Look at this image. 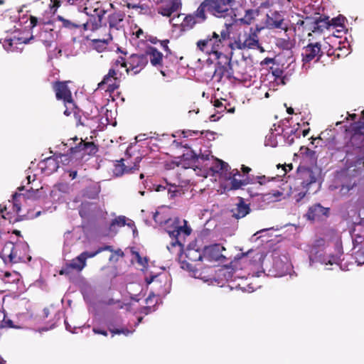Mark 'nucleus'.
<instances>
[{"mask_svg": "<svg viewBox=\"0 0 364 364\" xmlns=\"http://www.w3.org/2000/svg\"><path fill=\"white\" fill-rule=\"evenodd\" d=\"M241 174L240 173V171H238V169L237 168H235V169H232L231 171H230L229 173V176H228V178H237V176H240Z\"/></svg>", "mask_w": 364, "mask_h": 364, "instance_id": "nucleus-53", "label": "nucleus"}, {"mask_svg": "<svg viewBox=\"0 0 364 364\" xmlns=\"http://www.w3.org/2000/svg\"><path fill=\"white\" fill-rule=\"evenodd\" d=\"M208 11V5L206 0L203 1L197 10L193 14L200 23L205 21L207 18L205 11Z\"/></svg>", "mask_w": 364, "mask_h": 364, "instance_id": "nucleus-27", "label": "nucleus"}, {"mask_svg": "<svg viewBox=\"0 0 364 364\" xmlns=\"http://www.w3.org/2000/svg\"><path fill=\"white\" fill-rule=\"evenodd\" d=\"M128 219L124 215H119L112 220L109 226V230L111 232L117 233L118 232L119 228H122L125 226L126 225L130 226V223H127V221Z\"/></svg>", "mask_w": 364, "mask_h": 364, "instance_id": "nucleus-26", "label": "nucleus"}, {"mask_svg": "<svg viewBox=\"0 0 364 364\" xmlns=\"http://www.w3.org/2000/svg\"><path fill=\"white\" fill-rule=\"evenodd\" d=\"M94 13L95 14L91 15L85 23H82L84 30L94 31L100 28L103 25L106 26L105 23H102V19L107 12L103 9H95Z\"/></svg>", "mask_w": 364, "mask_h": 364, "instance_id": "nucleus-14", "label": "nucleus"}, {"mask_svg": "<svg viewBox=\"0 0 364 364\" xmlns=\"http://www.w3.org/2000/svg\"><path fill=\"white\" fill-rule=\"evenodd\" d=\"M186 257L188 261L196 262L203 259V254L194 249H189L186 253Z\"/></svg>", "mask_w": 364, "mask_h": 364, "instance_id": "nucleus-33", "label": "nucleus"}, {"mask_svg": "<svg viewBox=\"0 0 364 364\" xmlns=\"http://www.w3.org/2000/svg\"><path fill=\"white\" fill-rule=\"evenodd\" d=\"M314 27H313V33H322L326 29L330 28L329 17L320 13H316V19Z\"/></svg>", "mask_w": 364, "mask_h": 364, "instance_id": "nucleus-21", "label": "nucleus"}, {"mask_svg": "<svg viewBox=\"0 0 364 364\" xmlns=\"http://www.w3.org/2000/svg\"><path fill=\"white\" fill-rule=\"evenodd\" d=\"M309 188H302L300 191H298L296 188L291 192L292 198L296 203L300 202L306 195Z\"/></svg>", "mask_w": 364, "mask_h": 364, "instance_id": "nucleus-36", "label": "nucleus"}, {"mask_svg": "<svg viewBox=\"0 0 364 364\" xmlns=\"http://www.w3.org/2000/svg\"><path fill=\"white\" fill-rule=\"evenodd\" d=\"M296 25L299 26H302L304 28L306 29V25L305 24V19H299L296 22Z\"/></svg>", "mask_w": 364, "mask_h": 364, "instance_id": "nucleus-60", "label": "nucleus"}, {"mask_svg": "<svg viewBox=\"0 0 364 364\" xmlns=\"http://www.w3.org/2000/svg\"><path fill=\"white\" fill-rule=\"evenodd\" d=\"M73 270L74 269L70 267L69 262H67L60 270L59 274L60 275H70Z\"/></svg>", "mask_w": 364, "mask_h": 364, "instance_id": "nucleus-45", "label": "nucleus"}, {"mask_svg": "<svg viewBox=\"0 0 364 364\" xmlns=\"http://www.w3.org/2000/svg\"><path fill=\"white\" fill-rule=\"evenodd\" d=\"M241 169L244 173H249L251 171V168L245 165H242Z\"/></svg>", "mask_w": 364, "mask_h": 364, "instance_id": "nucleus-62", "label": "nucleus"}, {"mask_svg": "<svg viewBox=\"0 0 364 364\" xmlns=\"http://www.w3.org/2000/svg\"><path fill=\"white\" fill-rule=\"evenodd\" d=\"M117 72L114 69L109 70L108 73L105 75L103 80L98 84V88L103 89V86L107 85L106 91L114 92L119 87V80L117 77Z\"/></svg>", "mask_w": 364, "mask_h": 364, "instance_id": "nucleus-15", "label": "nucleus"}, {"mask_svg": "<svg viewBox=\"0 0 364 364\" xmlns=\"http://www.w3.org/2000/svg\"><path fill=\"white\" fill-rule=\"evenodd\" d=\"M232 216L236 219L245 217L250 212L249 204H246L242 198H240L236 208L232 209Z\"/></svg>", "mask_w": 364, "mask_h": 364, "instance_id": "nucleus-23", "label": "nucleus"}, {"mask_svg": "<svg viewBox=\"0 0 364 364\" xmlns=\"http://www.w3.org/2000/svg\"><path fill=\"white\" fill-rule=\"evenodd\" d=\"M223 250H225V248L220 244L207 246L203 251V259L208 262L222 260L225 258L222 254Z\"/></svg>", "mask_w": 364, "mask_h": 364, "instance_id": "nucleus-17", "label": "nucleus"}, {"mask_svg": "<svg viewBox=\"0 0 364 364\" xmlns=\"http://www.w3.org/2000/svg\"><path fill=\"white\" fill-rule=\"evenodd\" d=\"M92 331L95 333V334H100V335H103L105 336H107V331L105 330H102V329H100V328H92Z\"/></svg>", "mask_w": 364, "mask_h": 364, "instance_id": "nucleus-54", "label": "nucleus"}, {"mask_svg": "<svg viewBox=\"0 0 364 364\" xmlns=\"http://www.w3.org/2000/svg\"><path fill=\"white\" fill-rule=\"evenodd\" d=\"M355 259L358 264H364V240L361 242L359 249L355 252Z\"/></svg>", "mask_w": 364, "mask_h": 364, "instance_id": "nucleus-38", "label": "nucleus"}, {"mask_svg": "<svg viewBox=\"0 0 364 364\" xmlns=\"http://www.w3.org/2000/svg\"><path fill=\"white\" fill-rule=\"evenodd\" d=\"M141 161V157H136L135 159V162L134 163V166H126L124 164V159H121L119 161H117V163L114 164V168L113 169V173L117 176H120L126 173L132 172L134 170H138L139 168V162Z\"/></svg>", "mask_w": 364, "mask_h": 364, "instance_id": "nucleus-19", "label": "nucleus"}, {"mask_svg": "<svg viewBox=\"0 0 364 364\" xmlns=\"http://www.w3.org/2000/svg\"><path fill=\"white\" fill-rule=\"evenodd\" d=\"M70 81H54L52 82V88L55 92L57 100L63 101L65 106L72 105L75 108V102L73 98L70 89L68 86Z\"/></svg>", "mask_w": 364, "mask_h": 364, "instance_id": "nucleus-7", "label": "nucleus"}, {"mask_svg": "<svg viewBox=\"0 0 364 364\" xmlns=\"http://www.w3.org/2000/svg\"><path fill=\"white\" fill-rule=\"evenodd\" d=\"M214 172L223 173L227 172L230 169L228 163L220 160L216 159L213 167L211 168Z\"/></svg>", "mask_w": 364, "mask_h": 364, "instance_id": "nucleus-31", "label": "nucleus"}, {"mask_svg": "<svg viewBox=\"0 0 364 364\" xmlns=\"http://www.w3.org/2000/svg\"><path fill=\"white\" fill-rule=\"evenodd\" d=\"M166 189V186L163 185H156L155 187V191L157 192L163 191Z\"/></svg>", "mask_w": 364, "mask_h": 364, "instance_id": "nucleus-63", "label": "nucleus"}, {"mask_svg": "<svg viewBox=\"0 0 364 364\" xmlns=\"http://www.w3.org/2000/svg\"><path fill=\"white\" fill-rule=\"evenodd\" d=\"M59 158L63 164L69 165L70 163H73L74 159L79 158V156L77 154H71L70 148L67 154H60Z\"/></svg>", "mask_w": 364, "mask_h": 364, "instance_id": "nucleus-32", "label": "nucleus"}, {"mask_svg": "<svg viewBox=\"0 0 364 364\" xmlns=\"http://www.w3.org/2000/svg\"><path fill=\"white\" fill-rule=\"evenodd\" d=\"M346 131L347 134L350 136L347 142V146L351 147L353 149L364 148V131L361 129L359 124L357 122L351 124Z\"/></svg>", "mask_w": 364, "mask_h": 364, "instance_id": "nucleus-9", "label": "nucleus"}, {"mask_svg": "<svg viewBox=\"0 0 364 364\" xmlns=\"http://www.w3.org/2000/svg\"><path fill=\"white\" fill-rule=\"evenodd\" d=\"M258 15V9H248L245 11L244 16L240 21L244 24L250 25Z\"/></svg>", "mask_w": 364, "mask_h": 364, "instance_id": "nucleus-28", "label": "nucleus"}, {"mask_svg": "<svg viewBox=\"0 0 364 364\" xmlns=\"http://www.w3.org/2000/svg\"><path fill=\"white\" fill-rule=\"evenodd\" d=\"M228 46L232 49H254L259 47V38L257 33L250 28L249 32L240 33L237 39L233 43H229Z\"/></svg>", "mask_w": 364, "mask_h": 364, "instance_id": "nucleus-3", "label": "nucleus"}, {"mask_svg": "<svg viewBox=\"0 0 364 364\" xmlns=\"http://www.w3.org/2000/svg\"><path fill=\"white\" fill-rule=\"evenodd\" d=\"M336 50H333L332 49H329L328 51H327V55L328 56H331V55H336L337 58H339L340 57V54L339 53H336Z\"/></svg>", "mask_w": 364, "mask_h": 364, "instance_id": "nucleus-61", "label": "nucleus"}, {"mask_svg": "<svg viewBox=\"0 0 364 364\" xmlns=\"http://www.w3.org/2000/svg\"><path fill=\"white\" fill-rule=\"evenodd\" d=\"M93 203L90 202H82L79 207V215L82 218H86L89 216L92 211Z\"/></svg>", "mask_w": 364, "mask_h": 364, "instance_id": "nucleus-30", "label": "nucleus"}, {"mask_svg": "<svg viewBox=\"0 0 364 364\" xmlns=\"http://www.w3.org/2000/svg\"><path fill=\"white\" fill-rule=\"evenodd\" d=\"M217 60L218 61L214 73L215 77H217L219 81L221 80L223 77L228 80H235L236 73H234L233 62L231 61V56L225 54L221 56L220 59Z\"/></svg>", "mask_w": 364, "mask_h": 364, "instance_id": "nucleus-5", "label": "nucleus"}, {"mask_svg": "<svg viewBox=\"0 0 364 364\" xmlns=\"http://www.w3.org/2000/svg\"><path fill=\"white\" fill-rule=\"evenodd\" d=\"M40 40L46 48H50L53 43V36L48 39L41 38Z\"/></svg>", "mask_w": 364, "mask_h": 364, "instance_id": "nucleus-51", "label": "nucleus"}, {"mask_svg": "<svg viewBox=\"0 0 364 364\" xmlns=\"http://www.w3.org/2000/svg\"><path fill=\"white\" fill-rule=\"evenodd\" d=\"M6 315L4 314L3 323L0 326L1 328H15L13 321L11 319L5 320Z\"/></svg>", "mask_w": 364, "mask_h": 364, "instance_id": "nucleus-47", "label": "nucleus"}, {"mask_svg": "<svg viewBox=\"0 0 364 364\" xmlns=\"http://www.w3.org/2000/svg\"><path fill=\"white\" fill-rule=\"evenodd\" d=\"M30 24L32 28L35 27L38 24V18L35 16H31Z\"/></svg>", "mask_w": 364, "mask_h": 364, "instance_id": "nucleus-57", "label": "nucleus"}, {"mask_svg": "<svg viewBox=\"0 0 364 364\" xmlns=\"http://www.w3.org/2000/svg\"><path fill=\"white\" fill-rule=\"evenodd\" d=\"M179 262L181 263V267L185 270L188 271L191 275L195 278L204 279L205 277L202 275V272L196 265H193L192 262L182 260L181 257H179Z\"/></svg>", "mask_w": 364, "mask_h": 364, "instance_id": "nucleus-25", "label": "nucleus"}, {"mask_svg": "<svg viewBox=\"0 0 364 364\" xmlns=\"http://www.w3.org/2000/svg\"><path fill=\"white\" fill-rule=\"evenodd\" d=\"M196 23H200L198 20L193 14H189L184 18L181 23V27L183 31L190 30L193 28Z\"/></svg>", "mask_w": 364, "mask_h": 364, "instance_id": "nucleus-29", "label": "nucleus"}, {"mask_svg": "<svg viewBox=\"0 0 364 364\" xmlns=\"http://www.w3.org/2000/svg\"><path fill=\"white\" fill-rule=\"evenodd\" d=\"M103 251L113 252V248L110 245H104L94 252H82L77 257L70 260L69 264L75 271L80 272L85 267L87 259L92 258Z\"/></svg>", "mask_w": 364, "mask_h": 364, "instance_id": "nucleus-6", "label": "nucleus"}, {"mask_svg": "<svg viewBox=\"0 0 364 364\" xmlns=\"http://www.w3.org/2000/svg\"><path fill=\"white\" fill-rule=\"evenodd\" d=\"M51 37H53V33H52L51 31H43L40 33V39L41 38L48 39L49 38H51Z\"/></svg>", "mask_w": 364, "mask_h": 364, "instance_id": "nucleus-52", "label": "nucleus"}, {"mask_svg": "<svg viewBox=\"0 0 364 364\" xmlns=\"http://www.w3.org/2000/svg\"><path fill=\"white\" fill-rule=\"evenodd\" d=\"M197 47L203 52L213 54L215 59H220L221 56L225 55L222 51L224 46L219 40V34L215 32H213L211 36H208L205 39L198 41Z\"/></svg>", "mask_w": 364, "mask_h": 364, "instance_id": "nucleus-2", "label": "nucleus"}, {"mask_svg": "<svg viewBox=\"0 0 364 364\" xmlns=\"http://www.w3.org/2000/svg\"><path fill=\"white\" fill-rule=\"evenodd\" d=\"M168 42H169L168 40L162 41L161 42V45L165 51H166L167 53H171V50L169 49V48L168 46Z\"/></svg>", "mask_w": 364, "mask_h": 364, "instance_id": "nucleus-55", "label": "nucleus"}, {"mask_svg": "<svg viewBox=\"0 0 364 364\" xmlns=\"http://www.w3.org/2000/svg\"><path fill=\"white\" fill-rule=\"evenodd\" d=\"M231 180V186L230 188L232 190H237L240 188L242 186H245L248 183L247 179H237V178H229Z\"/></svg>", "mask_w": 364, "mask_h": 364, "instance_id": "nucleus-37", "label": "nucleus"}, {"mask_svg": "<svg viewBox=\"0 0 364 364\" xmlns=\"http://www.w3.org/2000/svg\"><path fill=\"white\" fill-rule=\"evenodd\" d=\"M257 182L260 185L264 184L266 183V181H267L265 176H257Z\"/></svg>", "mask_w": 364, "mask_h": 364, "instance_id": "nucleus-59", "label": "nucleus"}, {"mask_svg": "<svg viewBox=\"0 0 364 364\" xmlns=\"http://www.w3.org/2000/svg\"><path fill=\"white\" fill-rule=\"evenodd\" d=\"M61 5L60 0H50V7L51 10H53V13L56 11L58 8H59Z\"/></svg>", "mask_w": 364, "mask_h": 364, "instance_id": "nucleus-48", "label": "nucleus"}, {"mask_svg": "<svg viewBox=\"0 0 364 364\" xmlns=\"http://www.w3.org/2000/svg\"><path fill=\"white\" fill-rule=\"evenodd\" d=\"M125 14L122 11H114L107 16V21L110 29L119 30L122 27Z\"/></svg>", "mask_w": 364, "mask_h": 364, "instance_id": "nucleus-22", "label": "nucleus"}, {"mask_svg": "<svg viewBox=\"0 0 364 364\" xmlns=\"http://www.w3.org/2000/svg\"><path fill=\"white\" fill-rule=\"evenodd\" d=\"M116 65H120L121 67L122 68H125L127 69V68L128 67V63H127V60H126L123 57H119L117 58V60H116Z\"/></svg>", "mask_w": 364, "mask_h": 364, "instance_id": "nucleus-49", "label": "nucleus"}, {"mask_svg": "<svg viewBox=\"0 0 364 364\" xmlns=\"http://www.w3.org/2000/svg\"><path fill=\"white\" fill-rule=\"evenodd\" d=\"M322 55L321 45L318 42L310 43L302 49L301 58L304 63H310L314 59L318 61Z\"/></svg>", "mask_w": 364, "mask_h": 364, "instance_id": "nucleus-12", "label": "nucleus"}, {"mask_svg": "<svg viewBox=\"0 0 364 364\" xmlns=\"http://www.w3.org/2000/svg\"><path fill=\"white\" fill-rule=\"evenodd\" d=\"M266 25L269 29H281L285 31L288 30L283 15L277 11L267 15Z\"/></svg>", "mask_w": 364, "mask_h": 364, "instance_id": "nucleus-16", "label": "nucleus"}, {"mask_svg": "<svg viewBox=\"0 0 364 364\" xmlns=\"http://www.w3.org/2000/svg\"><path fill=\"white\" fill-rule=\"evenodd\" d=\"M59 19L62 21L63 27L69 29L79 28L82 26V24L80 23L71 22L70 21L65 19L64 18L60 16L59 17Z\"/></svg>", "mask_w": 364, "mask_h": 364, "instance_id": "nucleus-41", "label": "nucleus"}, {"mask_svg": "<svg viewBox=\"0 0 364 364\" xmlns=\"http://www.w3.org/2000/svg\"><path fill=\"white\" fill-rule=\"evenodd\" d=\"M98 151V146L92 141L87 142L80 139V142L75 146L70 147L71 154H77L79 158L84 155H95Z\"/></svg>", "mask_w": 364, "mask_h": 364, "instance_id": "nucleus-13", "label": "nucleus"}, {"mask_svg": "<svg viewBox=\"0 0 364 364\" xmlns=\"http://www.w3.org/2000/svg\"><path fill=\"white\" fill-rule=\"evenodd\" d=\"M251 4L255 7L258 8H264L268 6V2L267 0H250Z\"/></svg>", "mask_w": 364, "mask_h": 364, "instance_id": "nucleus-46", "label": "nucleus"}, {"mask_svg": "<svg viewBox=\"0 0 364 364\" xmlns=\"http://www.w3.org/2000/svg\"><path fill=\"white\" fill-rule=\"evenodd\" d=\"M316 13L314 12L310 16H301V18L305 19V24L306 25V30L313 32V27H314V22L316 19Z\"/></svg>", "mask_w": 364, "mask_h": 364, "instance_id": "nucleus-35", "label": "nucleus"}, {"mask_svg": "<svg viewBox=\"0 0 364 364\" xmlns=\"http://www.w3.org/2000/svg\"><path fill=\"white\" fill-rule=\"evenodd\" d=\"M234 73L235 74V80H241L245 74V69L238 61L233 62Z\"/></svg>", "mask_w": 364, "mask_h": 364, "instance_id": "nucleus-34", "label": "nucleus"}, {"mask_svg": "<svg viewBox=\"0 0 364 364\" xmlns=\"http://www.w3.org/2000/svg\"><path fill=\"white\" fill-rule=\"evenodd\" d=\"M0 217L4 220H8L9 223H15L17 220L16 218L12 220L11 214L7 211V209L5 206L1 207L0 205Z\"/></svg>", "mask_w": 364, "mask_h": 364, "instance_id": "nucleus-42", "label": "nucleus"}, {"mask_svg": "<svg viewBox=\"0 0 364 364\" xmlns=\"http://www.w3.org/2000/svg\"><path fill=\"white\" fill-rule=\"evenodd\" d=\"M282 170L284 171L283 176H284L287 173L288 171H290L292 169L293 166L291 164H290L288 165L282 166Z\"/></svg>", "mask_w": 364, "mask_h": 364, "instance_id": "nucleus-58", "label": "nucleus"}, {"mask_svg": "<svg viewBox=\"0 0 364 364\" xmlns=\"http://www.w3.org/2000/svg\"><path fill=\"white\" fill-rule=\"evenodd\" d=\"M149 58L144 53H134L127 58L128 67L126 72L133 75L139 73L148 64Z\"/></svg>", "mask_w": 364, "mask_h": 364, "instance_id": "nucleus-10", "label": "nucleus"}, {"mask_svg": "<svg viewBox=\"0 0 364 364\" xmlns=\"http://www.w3.org/2000/svg\"><path fill=\"white\" fill-rule=\"evenodd\" d=\"M213 105L215 106V107L218 108V109H221V110L224 107L223 103L219 100H215L214 101Z\"/></svg>", "mask_w": 364, "mask_h": 364, "instance_id": "nucleus-56", "label": "nucleus"}, {"mask_svg": "<svg viewBox=\"0 0 364 364\" xmlns=\"http://www.w3.org/2000/svg\"><path fill=\"white\" fill-rule=\"evenodd\" d=\"M329 213V208L323 207L320 203H316L309 207L306 217L310 220H318L323 216L327 217Z\"/></svg>", "mask_w": 364, "mask_h": 364, "instance_id": "nucleus-18", "label": "nucleus"}, {"mask_svg": "<svg viewBox=\"0 0 364 364\" xmlns=\"http://www.w3.org/2000/svg\"><path fill=\"white\" fill-rule=\"evenodd\" d=\"M107 326L109 331L112 333V336H114L115 334H124L125 336H128L132 333V331H129L127 328H112V325L111 323H109Z\"/></svg>", "mask_w": 364, "mask_h": 364, "instance_id": "nucleus-40", "label": "nucleus"}, {"mask_svg": "<svg viewBox=\"0 0 364 364\" xmlns=\"http://www.w3.org/2000/svg\"><path fill=\"white\" fill-rule=\"evenodd\" d=\"M230 38V32L228 28L221 31L220 34L219 35V40L221 41L222 45L225 46L227 43L228 41Z\"/></svg>", "mask_w": 364, "mask_h": 364, "instance_id": "nucleus-43", "label": "nucleus"}, {"mask_svg": "<svg viewBox=\"0 0 364 364\" xmlns=\"http://www.w3.org/2000/svg\"><path fill=\"white\" fill-rule=\"evenodd\" d=\"M330 21V28L332 26L333 28L336 27H343L344 26V22H345V17L342 15H339L337 17L333 18Z\"/></svg>", "mask_w": 364, "mask_h": 364, "instance_id": "nucleus-39", "label": "nucleus"}, {"mask_svg": "<svg viewBox=\"0 0 364 364\" xmlns=\"http://www.w3.org/2000/svg\"><path fill=\"white\" fill-rule=\"evenodd\" d=\"M233 0H206L208 12L218 18H225L231 15L230 4Z\"/></svg>", "mask_w": 364, "mask_h": 364, "instance_id": "nucleus-8", "label": "nucleus"}, {"mask_svg": "<svg viewBox=\"0 0 364 364\" xmlns=\"http://www.w3.org/2000/svg\"><path fill=\"white\" fill-rule=\"evenodd\" d=\"M180 6V0H166L164 4L159 7L158 13L164 16L170 17Z\"/></svg>", "mask_w": 364, "mask_h": 364, "instance_id": "nucleus-20", "label": "nucleus"}, {"mask_svg": "<svg viewBox=\"0 0 364 364\" xmlns=\"http://www.w3.org/2000/svg\"><path fill=\"white\" fill-rule=\"evenodd\" d=\"M21 196H23L24 198H26L28 199L38 200L40 198H45L46 196V193L43 191V187H41L40 188H36V189H33L31 188V189H29L27 191L26 196H24L21 193H14L13 195L14 200L16 201L17 198L21 197Z\"/></svg>", "mask_w": 364, "mask_h": 364, "instance_id": "nucleus-24", "label": "nucleus"}, {"mask_svg": "<svg viewBox=\"0 0 364 364\" xmlns=\"http://www.w3.org/2000/svg\"><path fill=\"white\" fill-rule=\"evenodd\" d=\"M319 175L320 171L317 167L300 165L297 168V177L301 188H310L312 184L316 183Z\"/></svg>", "mask_w": 364, "mask_h": 364, "instance_id": "nucleus-4", "label": "nucleus"}, {"mask_svg": "<svg viewBox=\"0 0 364 364\" xmlns=\"http://www.w3.org/2000/svg\"><path fill=\"white\" fill-rule=\"evenodd\" d=\"M66 108L64 111V114L66 116H70L72 113L74 114L75 118H77V107L75 105V108H72V105H67V106H65Z\"/></svg>", "mask_w": 364, "mask_h": 364, "instance_id": "nucleus-44", "label": "nucleus"}, {"mask_svg": "<svg viewBox=\"0 0 364 364\" xmlns=\"http://www.w3.org/2000/svg\"><path fill=\"white\" fill-rule=\"evenodd\" d=\"M144 54L147 55V58L149 59L151 64L154 67H159L161 68V73L165 76V71L163 70L164 67L168 68V65L166 64L168 55V53L164 58L163 54L159 52L157 48L153 46H149L145 50Z\"/></svg>", "mask_w": 364, "mask_h": 364, "instance_id": "nucleus-11", "label": "nucleus"}, {"mask_svg": "<svg viewBox=\"0 0 364 364\" xmlns=\"http://www.w3.org/2000/svg\"><path fill=\"white\" fill-rule=\"evenodd\" d=\"M112 37L111 34H110V33H109V34H108V38H106V39H103V40H100V39H98V40H93V42H94V43H102V45H103L104 46H105L108 45L109 42L110 41H112Z\"/></svg>", "mask_w": 364, "mask_h": 364, "instance_id": "nucleus-50", "label": "nucleus"}, {"mask_svg": "<svg viewBox=\"0 0 364 364\" xmlns=\"http://www.w3.org/2000/svg\"><path fill=\"white\" fill-rule=\"evenodd\" d=\"M186 220H181L178 218H175L173 221V229L167 230V232L172 238L169 245H167L168 250L171 254H175L179 257H182V252L183 250V245L181 242V236H188L191 233V228L188 226Z\"/></svg>", "mask_w": 364, "mask_h": 364, "instance_id": "nucleus-1", "label": "nucleus"}, {"mask_svg": "<svg viewBox=\"0 0 364 364\" xmlns=\"http://www.w3.org/2000/svg\"><path fill=\"white\" fill-rule=\"evenodd\" d=\"M143 267H146L148 264V259L146 257H141V262H138Z\"/></svg>", "mask_w": 364, "mask_h": 364, "instance_id": "nucleus-64", "label": "nucleus"}]
</instances>
